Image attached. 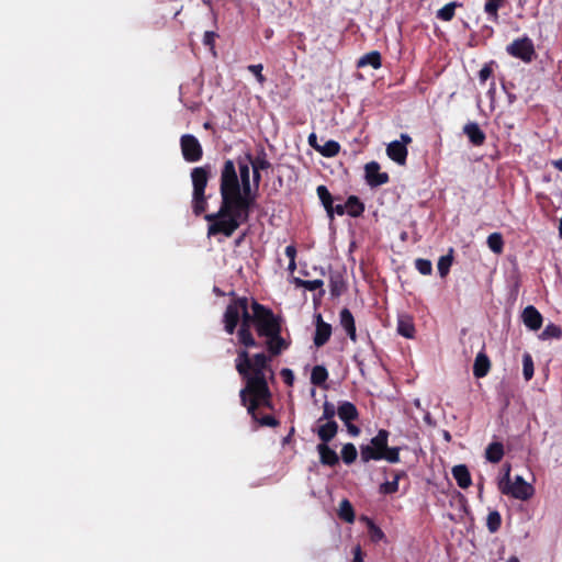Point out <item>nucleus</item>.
<instances>
[{
  "mask_svg": "<svg viewBox=\"0 0 562 562\" xmlns=\"http://www.w3.org/2000/svg\"><path fill=\"white\" fill-rule=\"evenodd\" d=\"M220 194L218 211L204 215L205 221L209 222L207 236L232 237L240 225L249 221L251 213L250 201L245 196L236 164L232 159H226L221 168Z\"/></svg>",
  "mask_w": 562,
  "mask_h": 562,
  "instance_id": "obj_1",
  "label": "nucleus"
},
{
  "mask_svg": "<svg viewBox=\"0 0 562 562\" xmlns=\"http://www.w3.org/2000/svg\"><path fill=\"white\" fill-rule=\"evenodd\" d=\"M268 357L263 353H256L252 358L246 350L238 352L236 369L245 380V386H268L266 373L270 371Z\"/></svg>",
  "mask_w": 562,
  "mask_h": 562,
  "instance_id": "obj_2",
  "label": "nucleus"
},
{
  "mask_svg": "<svg viewBox=\"0 0 562 562\" xmlns=\"http://www.w3.org/2000/svg\"><path fill=\"white\" fill-rule=\"evenodd\" d=\"M240 401L247 406L248 414L260 426L277 427L279 420L272 415H261L262 408H272L270 389H240Z\"/></svg>",
  "mask_w": 562,
  "mask_h": 562,
  "instance_id": "obj_3",
  "label": "nucleus"
},
{
  "mask_svg": "<svg viewBox=\"0 0 562 562\" xmlns=\"http://www.w3.org/2000/svg\"><path fill=\"white\" fill-rule=\"evenodd\" d=\"M389 435L390 432L387 430L380 429L369 445H362L360 447L362 462L385 460L390 463H398L401 461V447H389Z\"/></svg>",
  "mask_w": 562,
  "mask_h": 562,
  "instance_id": "obj_4",
  "label": "nucleus"
},
{
  "mask_svg": "<svg viewBox=\"0 0 562 562\" xmlns=\"http://www.w3.org/2000/svg\"><path fill=\"white\" fill-rule=\"evenodd\" d=\"M212 172L211 165H204L195 167L191 170L192 181V212L195 216H200L207 209V198L205 195V189L210 180Z\"/></svg>",
  "mask_w": 562,
  "mask_h": 562,
  "instance_id": "obj_5",
  "label": "nucleus"
},
{
  "mask_svg": "<svg viewBox=\"0 0 562 562\" xmlns=\"http://www.w3.org/2000/svg\"><path fill=\"white\" fill-rule=\"evenodd\" d=\"M251 311L255 312V329L259 337H266L282 329L281 318L274 315L271 308L252 300Z\"/></svg>",
  "mask_w": 562,
  "mask_h": 562,
  "instance_id": "obj_6",
  "label": "nucleus"
},
{
  "mask_svg": "<svg viewBox=\"0 0 562 562\" xmlns=\"http://www.w3.org/2000/svg\"><path fill=\"white\" fill-rule=\"evenodd\" d=\"M509 469L506 471L503 480L499 481L498 488L504 495H509L516 499L528 501L532 497L535 488L527 483L522 476L517 475L514 482H510Z\"/></svg>",
  "mask_w": 562,
  "mask_h": 562,
  "instance_id": "obj_7",
  "label": "nucleus"
},
{
  "mask_svg": "<svg viewBox=\"0 0 562 562\" xmlns=\"http://www.w3.org/2000/svg\"><path fill=\"white\" fill-rule=\"evenodd\" d=\"M506 53L526 64L531 63L536 58V50L533 42L527 35L514 40L506 46Z\"/></svg>",
  "mask_w": 562,
  "mask_h": 562,
  "instance_id": "obj_8",
  "label": "nucleus"
},
{
  "mask_svg": "<svg viewBox=\"0 0 562 562\" xmlns=\"http://www.w3.org/2000/svg\"><path fill=\"white\" fill-rule=\"evenodd\" d=\"M236 162L239 171V183L241 186L246 199L250 201V211H252L257 200V193L252 192L251 189L250 162L247 160L246 156L244 158L238 157Z\"/></svg>",
  "mask_w": 562,
  "mask_h": 562,
  "instance_id": "obj_9",
  "label": "nucleus"
},
{
  "mask_svg": "<svg viewBox=\"0 0 562 562\" xmlns=\"http://www.w3.org/2000/svg\"><path fill=\"white\" fill-rule=\"evenodd\" d=\"M180 147L183 159L188 162L200 161L203 157V148L199 139L192 134L181 136Z\"/></svg>",
  "mask_w": 562,
  "mask_h": 562,
  "instance_id": "obj_10",
  "label": "nucleus"
},
{
  "mask_svg": "<svg viewBox=\"0 0 562 562\" xmlns=\"http://www.w3.org/2000/svg\"><path fill=\"white\" fill-rule=\"evenodd\" d=\"M232 295L233 300L226 306L223 317L225 331L229 335L235 333L241 314V306H239L241 296H236L234 292H232Z\"/></svg>",
  "mask_w": 562,
  "mask_h": 562,
  "instance_id": "obj_11",
  "label": "nucleus"
},
{
  "mask_svg": "<svg viewBox=\"0 0 562 562\" xmlns=\"http://www.w3.org/2000/svg\"><path fill=\"white\" fill-rule=\"evenodd\" d=\"M381 166L378 161H370L364 166V179L368 186L376 188L386 184L390 181L387 172L380 171Z\"/></svg>",
  "mask_w": 562,
  "mask_h": 562,
  "instance_id": "obj_12",
  "label": "nucleus"
},
{
  "mask_svg": "<svg viewBox=\"0 0 562 562\" xmlns=\"http://www.w3.org/2000/svg\"><path fill=\"white\" fill-rule=\"evenodd\" d=\"M521 321L528 329L537 331L542 327L543 317L533 305H528L521 313Z\"/></svg>",
  "mask_w": 562,
  "mask_h": 562,
  "instance_id": "obj_13",
  "label": "nucleus"
},
{
  "mask_svg": "<svg viewBox=\"0 0 562 562\" xmlns=\"http://www.w3.org/2000/svg\"><path fill=\"white\" fill-rule=\"evenodd\" d=\"M387 157L400 166H404L407 160L408 150L404 144L398 140L391 142L386 147Z\"/></svg>",
  "mask_w": 562,
  "mask_h": 562,
  "instance_id": "obj_14",
  "label": "nucleus"
},
{
  "mask_svg": "<svg viewBox=\"0 0 562 562\" xmlns=\"http://www.w3.org/2000/svg\"><path fill=\"white\" fill-rule=\"evenodd\" d=\"M463 133L473 146H482L485 143V133L475 122H469L463 126Z\"/></svg>",
  "mask_w": 562,
  "mask_h": 562,
  "instance_id": "obj_15",
  "label": "nucleus"
},
{
  "mask_svg": "<svg viewBox=\"0 0 562 562\" xmlns=\"http://www.w3.org/2000/svg\"><path fill=\"white\" fill-rule=\"evenodd\" d=\"M331 326L324 322L322 315L317 316L316 329L314 335V345L316 347L324 346L330 338Z\"/></svg>",
  "mask_w": 562,
  "mask_h": 562,
  "instance_id": "obj_16",
  "label": "nucleus"
},
{
  "mask_svg": "<svg viewBox=\"0 0 562 562\" xmlns=\"http://www.w3.org/2000/svg\"><path fill=\"white\" fill-rule=\"evenodd\" d=\"M267 338V349L271 356H279L283 350L288 349L289 344L281 337V330L272 333Z\"/></svg>",
  "mask_w": 562,
  "mask_h": 562,
  "instance_id": "obj_17",
  "label": "nucleus"
},
{
  "mask_svg": "<svg viewBox=\"0 0 562 562\" xmlns=\"http://www.w3.org/2000/svg\"><path fill=\"white\" fill-rule=\"evenodd\" d=\"M317 452L319 454V461L324 465L335 467L339 463V457L337 452L331 449L327 443H318Z\"/></svg>",
  "mask_w": 562,
  "mask_h": 562,
  "instance_id": "obj_18",
  "label": "nucleus"
},
{
  "mask_svg": "<svg viewBox=\"0 0 562 562\" xmlns=\"http://www.w3.org/2000/svg\"><path fill=\"white\" fill-rule=\"evenodd\" d=\"M338 432V424L335 420H327L325 424H321L316 430L321 443H328L331 441Z\"/></svg>",
  "mask_w": 562,
  "mask_h": 562,
  "instance_id": "obj_19",
  "label": "nucleus"
},
{
  "mask_svg": "<svg viewBox=\"0 0 562 562\" xmlns=\"http://www.w3.org/2000/svg\"><path fill=\"white\" fill-rule=\"evenodd\" d=\"M451 472L459 487L465 490L471 486L472 479L470 471L465 464L454 465Z\"/></svg>",
  "mask_w": 562,
  "mask_h": 562,
  "instance_id": "obj_20",
  "label": "nucleus"
},
{
  "mask_svg": "<svg viewBox=\"0 0 562 562\" xmlns=\"http://www.w3.org/2000/svg\"><path fill=\"white\" fill-rule=\"evenodd\" d=\"M339 321L341 327L346 330L348 337L356 341V323L352 313L349 308L345 307L340 311Z\"/></svg>",
  "mask_w": 562,
  "mask_h": 562,
  "instance_id": "obj_21",
  "label": "nucleus"
},
{
  "mask_svg": "<svg viewBox=\"0 0 562 562\" xmlns=\"http://www.w3.org/2000/svg\"><path fill=\"white\" fill-rule=\"evenodd\" d=\"M491 369V361L484 351H480L474 360L473 374L476 378L485 376Z\"/></svg>",
  "mask_w": 562,
  "mask_h": 562,
  "instance_id": "obj_22",
  "label": "nucleus"
},
{
  "mask_svg": "<svg viewBox=\"0 0 562 562\" xmlns=\"http://www.w3.org/2000/svg\"><path fill=\"white\" fill-rule=\"evenodd\" d=\"M316 193H317V196L321 200L324 209L326 210L327 215L329 216V218L333 220L334 218V200L335 199L330 194L327 187L323 186V184L317 187Z\"/></svg>",
  "mask_w": 562,
  "mask_h": 562,
  "instance_id": "obj_23",
  "label": "nucleus"
},
{
  "mask_svg": "<svg viewBox=\"0 0 562 562\" xmlns=\"http://www.w3.org/2000/svg\"><path fill=\"white\" fill-rule=\"evenodd\" d=\"M415 325L413 318L409 315H402L397 321V333L408 339L415 336Z\"/></svg>",
  "mask_w": 562,
  "mask_h": 562,
  "instance_id": "obj_24",
  "label": "nucleus"
},
{
  "mask_svg": "<svg viewBox=\"0 0 562 562\" xmlns=\"http://www.w3.org/2000/svg\"><path fill=\"white\" fill-rule=\"evenodd\" d=\"M382 65L381 54L378 50H372L370 53L364 54L357 61L358 68H363L367 66H371L373 69H379Z\"/></svg>",
  "mask_w": 562,
  "mask_h": 562,
  "instance_id": "obj_25",
  "label": "nucleus"
},
{
  "mask_svg": "<svg viewBox=\"0 0 562 562\" xmlns=\"http://www.w3.org/2000/svg\"><path fill=\"white\" fill-rule=\"evenodd\" d=\"M249 300L246 296H241L239 306H241V314H240V328H250L251 325L255 326V312L251 313L248 311Z\"/></svg>",
  "mask_w": 562,
  "mask_h": 562,
  "instance_id": "obj_26",
  "label": "nucleus"
},
{
  "mask_svg": "<svg viewBox=\"0 0 562 562\" xmlns=\"http://www.w3.org/2000/svg\"><path fill=\"white\" fill-rule=\"evenodd\" d=\"M346 212L351 217H359L364 212V204L357 195L348 196L346 201Z\"/></svg>",
  "mask_w": 562,
  "mask_h": 562,
  "instance_id": "obj_27",
  "label": "nucleus"
},
{
  "mask_svg": "<svg viewBox=\"0 0 562 562\" xmlns=\"http://www.w3.org/2000/svg\"><path fill=\"white\" fill-rule=\"evenodd\" d=\"M504 457V446L502 442H491L485 450V458L492 463H498Z\"/></svg>",
  "mask_w": 562,
  "mask_h": 562,
  "instance_id": "obj_28",
  "label": "nucleus"
},
{
  "mask_svg": "<svg viewBox=\"0 0 562 562\" xmlns=\"http://www.w3.org/2000/svg\"><path fill=\"white\" fill-rule=\"evenodd\" d=\"M337 414L339 418L345 422L349 423L351 420H355L358 418V412L356 406L350 402H344L338 406Z\"/></svg>",
  "mask_w": 562,
  "mask_h": 562,
  "instance_id": "obj_29",
  "label": "nucleus"
},
{
  "mask_svg": "<svg viewBox=\"0 0 562 562\" xmlns=\"http://www.w3.org/2000/svg\"><path fill=\"white\" fill-rule=\"evenodd\" d=\"M505 1L506 0H485L484 12L492 22L498 23V11L504 7Z\"/></svg>",
  "mask_w": 562,
  "mask_h": 562,
  "instance_id": "obj_30",
  "label": "nucleus"
},
{
  "mask_svg": "<svg viewBox=\"0 0 562 562\" xmlns=\"http://www.w3.org/2000/svg\"><path fill=\"white\" fill-rule=\"evenodd\" d=\"M245 156L247 160L250 162L252 169L257 168V170L261 171L267 170L271 167V164L267 159L265 150H261L260 155H258L256 158H252L250 153H247Z\"/></svg>",
  "mask_w": 562,
  "mask_h": 562,
  "instance_id": "obj_31",
  "label": "nucleus"
},
{
  "mask_svg": "<svg viewBox=\"0 0 562 562\" xmlns=\"http://www.w3.org/2000/svg\"><path fill=\"white\" fill-rule=\"evenodd\" d=\"M461 4L459 2H449L446 5H443L441 9H439L436 13L437 19L449 22L454 18L456 14V8L460 7Z\"/></svg>",
  "mask_w": 562,
  "mask_h": 562,
  "instance_id": "obj_32",
  "label": "nucleus"
},
{
  "mask_svg": "<svg viewBox=\"0 0 562 562\" xmlns=\"http://www.w3.org/2000/svg\"><path fill=\"white\" fill-rule=\"evenodd\" d=\"M538 338L540 340L560 339L562 338V328L553 323H550L544 327Z\"/></svg>",
  "mask_w": 562,
  "mask_h": 562,
  "instance_id": "obj_33",
  "label": "nucleus"
},
{
  "mask_svg": "<svg viewBox=\"0 0 562 562\" xmlns=\"http://www.w3.org/2000/svg\"><path fill=\"white\" fill-rule=\"evenodd\" d=\"M328 378L327 369L324 366H315L311 372V383L315 386L323 385Z\"/></svg>",
  "mask_w": 562,
  "mask_h": 562,
  "instance_id": "obj_34",
  "label": "nucleus"
},
{
  "mask_svg": "<svg viewBox=\"0 0 562 562\" xmlns=\"http://www.w3.org/2000/svg\"><path fill=\"white\" fill-rule=\"evenodd\" d=\"M339 518L346 522L355 521V510L351 503L348 499H342L339 504Z\"/></svg>",
  "mask_w": 562,
  "mask_h": 562,
  "instance_id": "obj_35",
  "label": "nucleus"
},
{
  "mask_svg": "<svg viewBox=\"0 0 562 562\" xmlns=\"http://www.w3.org/2000/svg\"><path fill=\"white\" fill-rule=\"evenodd\" d=\"M486 244L494 254L499 255L504 250V239L501 233L490 234Z\"/></svg>",
  "mask_w": 562,
  "mask_h": 562,
  "instance_id": "obj_36",
  "label": "nucleus"
},
{
  "mask_svg": "<svg viewBox=\"0 0 562 562\" xmlns=\"http://www.w3.org/2000/svg\"><path fill=\"white\" fill-rule=\"evenodd\" d=\"M340 145L338 142L334 139H329L325 142L324 145H319V149L317 150L324 157H335L339 154Z\"/></svg>",
  "mask_w": 562,
  "mask_h": 562,
  "instance_id": "obj_37",
  "label": "nucleus"
},
{
  "mask_svg": "<svg viewBox=\"0 0 562 562\" xmlns=\"http://www.w3.org/2000/svg\"><path fill=\"white\" fill-rule=\"evenodd\" d=\"M452 254L453 249L450 248L449 254L441 256L438 260L437 268L441 278H445L450 271L451 265L453 262Z\"/></svg>",
  "mask_w": 562,
  "mask_h": 562,
  "instance_id": "obj_38",
  "label": "nucleus"
},
{
  "mask_svg": "<svg viewBox=\"0 0 562 562\" xmlns=\"http://www.w3.org/2000/svg\"><path fill=\"white\" fill-rule=\"evenodd\" d=\"M502 525V516L497 510H492L487 515L486 527L490 532L494 533L498 531Z\"/></svg>",
  "mask_w": 562,
  "mask_h": 562,
  "instance_id": "obj_39",
  "label": "nucleus"
},
{
  "mask_svg": "<svg viewBox=\"0 0 562 562\" xmlns=\"http://www.w3.org/2000/svg\"><path fill=\"white\" fill-rule=\"evenodd\" d=\"M238 339L239 342L243 344L247 348L258 347L257 341L252 337L250 328H239L238 329Z\"/></svg>",
  "mask_w": 562,
  "mask_h": 562,
  "instance_id": "obj_40",
  "label": "nucleus"
},
{
  "mask_svg": "<svg viewBox=\"0 0 562 562\" xmlns=\"http://www.w3.org/2000/svg\"><path fill=\"white\" fill-rule=\"evenodd\" d=\"M358 456L357 449L353 443L348 442L341 449V459L346 464H351L356 461Z\"/></svg>",
  "mask_w": 562,
  "mask_h": 562,
  "instance_id": "obj_41",
  "label": "nucleus"
},
{
  "mask_svg": "<svg viewBox=\"0 0 562 562\" xmlns=\"http://www.w3.org/2000/svg\"><path fill=\"white\" fill-rule=\"evenodd\" d=\"M522 363V374L525 379L528 381L533 376V360L530 353L525 352L521 359Z\"/></svg>",
  "mask_w": 562,
  "mask_h": 562,
  "instance_id": "obj_42",
  "label": "nucleus"
},
{
  "mask_svg": "<svg viewBox=\"0 0 562 562\" xmlns=\"http://www.w3.org/2000/svg\"><path fill=\"white\" fill-rule=\"evenodd\" d=\"M368 530L370 535V539L373 542H379L384 539L385 535L382 529L376 526L372 520L368 519Z\"/></svg>",
  "mask_w": 562,
  "mask_h": 562,
  "instance_id": "obj_43",
  "label": "nucleus"
},
{
  "mask_svg": "<svg viewBox=\"0 0 562 562\" xmlns=\"http://www.w3.org/2000/svg\"><path fill=\"white\" fill-rule=\"evenodd\" d=\"M415 268L423 276H429L432 272L431 261L424 258H418L415 260Z\"/></svg>",
  "mask_w": 562,
  "mask_h": 562,
  "instance_id": "obj_44",
  "label": "nucleus"
},
{
  "mask_svg": "<svg viewBox=\"0 0 562 562\" xmlns=\"http://www.w3.org/2000/svg\"><path fill=\"white\" fill-rule=\"evenodd\" d=\"M398 491V476L392 481H386L380 485V493L385 495L394 494Z\"/></svg>",
  "mask_w": 562,
  "mask_h": 562,
  "instance_id": "obj_45",
  "label": "nucleus"
},
{
  "mask_svg": "<svg viewBox=\"0 0 562 562\" xmlns=\"http://www.w3.org/2000/svg\"><path fill=\"white\" fill-rule=\"evenodd\" d=\"M324 285V282L323 280L321 279H316V280H305V283H302V288H304L305 290H308V291H315V290H321L319 291V295L323 296L325 291L322 289Z\"/></svg>",
  "mask_w": 562,
  "mask_h": 562,
  "instance_id": "obj_46",
  "label": "nucleus"
},
{
  "mask_svg": "<svg viewBox=\"0 0 562 562\" xmlns=\"http://www.w3.org/2000/svg\"><path fill=\"white\" fill-rule=\"evenodd\" d=\"M248 71H250L252 75H255L257 81L263 86L266 82V77L262 75L263 65L262 64H256V65H249L247 67Z\"/></svg>",
  "mask_w": 562,
  "mask_h": 562,
  "instance_id": "obj_47",
  "label": "nucleus"
},
{
  "mask_svg": "<svg viewBox=\"0 0 562 562\" xmlns=\"http://www.w3.org/2000/svg\"><path fill=\"white\" fill-rule=\"evenodd\" d=\"M334 415H335L334 406L326 402L324 404L323 416L317 420V423L321 424L324 419L333 420Z\"/></svg>",
  "mask_w": 562,
  "mask_h": 562,
  "instance_id": "obj_48",
  "label": "nucleus"
},
{
  "mask_svg": "<svg viewBox=\"0 0 562 562\" xmlns=\"http://www.w3.org/2000/svg\"><path fill=\"white\" fill-rule=\"evenodd\" d=\"M493 74V68L491 64H485L482 69L479 71V79L482 83L491 78Z\"/></svg>",
  "mask_w": 562,
  "mask_h": 562,
  "instance_id": "obj_49",
  "label": "nucleus"
},
{
  "mask_svg": "<svg viewBox=\"0 0 562 562\" xmlns=\"http://www.w3.org/2000/svg\"><path fill=\"white\" fill-rule=\"evenodd\" d=\"M342 291V281L331 278L330 279V293L333 296H339Z\"/></svg>",
  "mask_w": 562,
  "mask_h": 562,
  "instance_id": "obj_50",
  "label": "nucleus"
},
{
  "mask_svg": "<svg viewBox=\"0 0 562 562\" xmlns=\"http://www.w3.org/2000/svg\"><path fill=\"white\" fill-rule=\"evenodd\" d=\"M280 374L282 376L283 382L286 385L292 386V384L294 382L293 371L291 369L284 368L281 370Z\"/></svg>",
  "mask_w": 562,
  "mask_h": 562,
  "instance_id": "obj_51",
  "label": "nucleus"
},
{
  "mask_svg": "<svg viewBox=\"0 0 562 562\" xmlns=\"http://www.w3.org/2000/svg\"><path fill=\"white\" fill-rule=\"evenodd\" d=\"M216 36H217L216 33H214L212 31H206L203 36V44L205 46H210L212 48L214 46Z\"/></svg>",
  "mask_w": 562,
  "mask_h": 562,
  "instance_id": "obj_52",
  "label": "nucleus"
},
{
  "mask_svg": "<svg viewBox=\"0 0 562 562\" xmlns=\"http://www.w3.org/2000/svg\"><path fill=\"white\" fill-rule=\"evenodd\" d=\"M353 559L351 562H363V552L361 547L358 544L352 549Z\"/></svg>",
  "mask_w": 562,
  "mask_h": 562,
  "instance_id": "obj_53",
  "label": "nucleus"
},
{
  "mask_svg": "<svg viewBox=\"0 0 562 562\" xmlns=\"http://www.w3.org/2000/svg\"><path fill=\"white\" fill-rule=\"evenodd\" d=\"M260 181H261V173L259 170H257V168L252 169V183H254V187H255V192H257L258 188H259V184H260Z\"/></svg>",
  "mask_w": 562,
  "mask_h": 562,
  "instance_id": "obj_54",
  "label": "nucleus"
},
{
  "mask_svg": "<svg viewBox=\"0 0 562 562\" xmlns=\"http://www.w3.org/2000/svg\"><path fill=\"white\" fill-rule=\"evenodd\" d=\"M284 252L289 260L296 258V248L294 245L286 246Z\"/></svg>",
  "mask_w": 562,
  "mask_h": 562,
  "instance_id": "obj_55",
  "label": "nucleus"
},
{
  "mask_svg": "<svg viewBox=\"0 0 562 562\" xmlns=\"http://www.w3.org/2000/svg\"><path fill=\"white\" fill-rule=\"evenodd\" d=\"M308 145L314 148L316 151L319 149V144L317 142V136L315 133H311L308 135Z\"/></svg>",
  "mask_w": 562,
  "mask_h": 562,
  "instance_id": "obj_56",
  "label": "nucleus"
},
{
  "mask_svg": "<svg viewBox=\"0 0 562 562\" xmlns=\"http://www.w3.org/2000/svg\"><path fill=\"white\" fill-rule=\"evenodd\" d=\"M346 425H347L348 432L350 435H352L353 437H356V436H358L360 434V429L356 425L350 424V422L346 423Z\"/></svg>",
  "mask_w": 562,
  "mask_h": 562,
  "instance_id": "obj_57",
  "label": "nucleus"
},
{
  "mask_svg": "<svg viewBox=\"0 0 562 562\" xmlns=\"http://www.w3.org/2000/svg\"><path fill=\"white\" fill-rule=\"evenodd\" d=\"M337 214L339 216H342L344 214H346V204H337L334 206V214Z\"/></svg>",
  "mask_w": 562,
  "mask_h": 562,
  "instance_id": "obj_58",
  "label": "nucleus"
},
{
  "mask_svg": "<svg viewBox=\"0 0 562 562\" xmlns=\"http://www.w3.org/2000/svg\"><path fill=\"white\" fill-rule=\"evenodd\" d=\"M398 142L400 144H404V147H407V145H409L413 142V139L408 134L403 133L401 134V140Z\"/></svg>",
  "mask_w": 562,
  "mask_h": 562,
  "instance_id": "obj_59",
  "label": "nucleus"
},
{
  "mask_svg": "<svg viewBox=\"0 0 562 562\" xmlns=\"http://www.w3.org/2000/svg\"><path fill=\"white\" fill-rule=\"evenodd\" d=\"M295 269H296V262H295V259L289 260L288 270H289L290 272H293Z\"/></svg>",
  "mask_w": 562,
  "mask_h": 562,
  "instance_id": "obj_60",
  "label": "nucleus"
},
{
  "mask_svg": "<svg viewBox=\"0 0 562 562\" xmlns=\"http://www.w3.org/2000/svg\"><path fill=\"white\" fill-rule=\"evenodd\" d=\"M294 283L297 288H302V283H305V280L303 279H300V278H295L294 279Z\"/></svg>",
  "mask_w": 562,
  "mask_h": 562,
  "instance_id": "obj_61",
  "label": "nucleus"
},
{
  "mask_svg": "<svg viewBox=\"0 0 562 562\" xmlns=\"http://www.w3.org/2000/svg\"><path fill=\"white\" fill-rule=\"evenodd\" d=\"M398 476V481L402 479V477H405L406 476V472L405 471H397L395 474H394V477H397Z\"/></svg>",
  "mask_w": 562,
  "mask_h": 562,
  "instance_id": "obj_62",
  "label": "nucleus"
},
{
  "mask_svg": "<svg viewBox=\"0 0 562 562\" xmlns=\"http://www.w3.org/2000/svg\"><path fill=\"white\" fill-rule=\"evenodd\" d=\"M554 166L562 171V159L555 160Z\"/></svg>",
  "mask_w": 562,
  "mask_h": 562,
  "instance_id": "obj_63",
  "label": "nucleus"
},
{
  "mask_svg": "<svg viewBox=\"0 0 562 562\" xmlns=\"http://www.w3.org/2000/svg\"><path fill=\"white\" fill-rule=\"evenodd\" d=\"M559 235L562 238V216H561L560 224H559Z\"/></svg>",
  "mask_w": 562,
  "mask_h": 562,
  "instance_id": "obj_64",
  "label": "nucleus"
}]
</instances>
